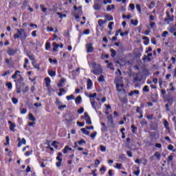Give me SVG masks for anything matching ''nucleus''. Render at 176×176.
<instances>
[{
	"label": "nucleus",
	"instance_id": "1",
	"mask_svg": "<svg viewBox=\"0 0 176 176\" xmlns=\"http://www.w3.org/2000/svg\"><path fill=\"white\" fill-rule=\"evenodd\" d=\"M17 31V34H14V39H19L21 36V39H25L27 38V32H25V30L24 29H16Z\"/></svg>",
	"mask_w": 176,
	"mask_h": 176
},
{
	"label": "nucleus",
	"instance_id": "2",
	"mask_svg": "<svg viewBox=\"0 0 176 176\" xmlns=\"http://www.w3.org/2000/svg\"><path fill=\"white\" fill-rule=\"evenodd\" d=\"M93 70L91 71L92 74L94 75H101L102 73V68H101V65L98 64L94 63L93 64Z\"/></svg>",
	"mask_w": 176,
	"mask_h": 176
},
{
	"label": "nucleus",
	"instance_id": "3",
	"mask_svg": "<svg viewBox=\"0 0 176 176\" xmlns=\"http://www.w3.org/2000/svg\"><path fill=\"white\" fill-rule=\"evenodd\" d=\"M85 47L87 49V52L88 53H93V52H94V47H93V43H87Z\"/></svg>",
	"mask_w": 176,
	"mask_h": 176
},
{
	"label": "nucleus",
	"instance_id": "4",
	"mask_svg": "<svg viewBox=\"0 0 176 176\" xmlns=\"http://www.w3.org/2000/svg\"><path fill=\"white\" fill-rule=\"evenodd\" d=\"M85 120L87 124H91V119H90V116H89V113H85Z\"/></svg>",
	"mask_w": 176,
	"mask_h": 176
},
{
	"label": "nucleus",
	"instance_id": "5",
	"mask_svg": "<svg viewBox=\"0 0 176 176\" xmlns=\"http://www.w3.org/2000/svg\"><path fill=\"white\" fill-rule=\"evenodd\" d=\"M7 53L10 56H14V54H16V53H17V50H14L12 48H10L8 50Z\"/></svg>",
	"mask_w": 176,
	"mask_h": 176
},
{
	"label": "nucleus",
	"instance_id": "6",
	"mask_svg": "<svg viewBox=\"0 0 176 176\" xmlns=\"http://www.w3.org/2000/svg\"><path fill=\"white\" fill-rule=\"evenodd\" d=\"M119 100L122 104H127V102H129V100H127V96H125L124 98L119 97Z\"/></svg>",
	"mask_w": 176,
	"mask_h": 176
},
{
	"label": "nucleus",
	"instance_id": "7",
	"mask_svg": "<svg viewBox=\"0 0 176 176\" xmlns=\"http://www.w3.org/2000/svg\"><path fill=\"white\" fill-rule=\"evenodd\" d=\"M123 86H124L123 84H119V83L116 84V89L118 91H122V89H123Z\"/></svg>",
	"mask_w": 176,
	"mask_h": 176
},
{
	"label": "nucleus",
	"instance_id": "8",
	"mask_svg": "<svg viewBox=\"0 0 176 176\" xmlns=\"http://www.w3.org/2000/svg\"><path fill=\"white\" fill-rule=\"evenodd\" d=\"M65 82V78H61L60 82L57 84L58 87H63V86H64Z\"/></svg>",
	"mask_w": 176,
	"mask_h": 176
},
{
	"label": "nucleus",
	"instance_id": "9",
	"mask_svg": "<svg viewBox=\"0 0 176 176\" xmlns=\"http://www.w3.org/2000/svg\"><path fill=\"white\" fill-rule=\"evenodd\" d=\"M154 157L157 159V160H160V157H162V155L160 154V152H157L156 151L155 153H154Z\"/></svg>",
	"mask_w": 176,
	"mask_h": 176
},
{
	"label": "nucleus",
	"instance_id": "10",
	"mask_svg": "<svg viewBox=\"0 0 176 176\" xmlns=\"http://www.w3.org/2000/svg\"><path fill=\"white\" fill-rule=\"evenodd\" d=\"M134 94H137V95L140 94V91H138V90H133V91H131L129 93V96L130 97H133V96H134Z\"/></svg>",
	"mask_w": 176,
	"mask_h": 176
},
{
	"label": "nucleus",
	"instance_id": "11",
	"mask_svg": "<svg viewBox=\"0 0 176 176\" xmlns=\"http://www.w3.org/2000/svg\"><path fill=\"white\" fill-rule=\"evenodd\" d=\"M9 124H10V130H11V131H14V128L16 127V124L14 123H12L10 121H8Z\"/></svg>",
	"mask_w": 176,
	"mask_h": 176
},
{
	"label": "nucleus",
	"instance_id": "12",
	"mask_svg": "<svg viewBox=\"0 0 176 176\" xmlns=\"http://www.w3.org/2000/svg\"><path fill=\"white\" fill-rule=\"evenodd\" d=\"M52 45L54 46L53 52H57V49L60 47V45L57 44L56 42H54Z\"/></svg>",
	"mask_w": 176,
	"mask_h": 176
},
{
	"label": "nucleus",
	"instance_id": "13",
	"mask_svg": "<svg viewBox=\"0 0 176 176\" xmlns=\"http://www.w3.org/2000/svg\"><path fill=\"white\" fill-rule=\"evenodd\" d=\"M91 107L95 109V111L97 110V107H96V101L93 98L90 99Z\"/></svg>",
	"mask_w": 176,
	"mask_h": 176
},
{
	"label": "nucleus",
	"instance_id": "14",
	"mask_svg": "<svg viewBox=\"0 0 176 176\" xmlns=\"http://www.w3.org/2000/svg\"><path fill=\"white\" fill-rule=\"evenodd\" d=\"M91 86H93V82L91 80L89 79L87 80V89L90 90V89H91Z\"/></svg>",
	"mask_w": 176,
	"mask_h": 176
},
{
	"label": "nucleus",
	"instance_id": "15",
	"mask_svg": "<svg viewBox=\"0 0 176 176\" xmlns=\"http://www.w3.org/2000/svg\"><path fill=\"white\" fill-rule=\"evenodd\" d=\"M23 144L24 145H25V144H26V141H25V140L24 138H22V140L19 142L18 147L20 148V146H21V145H23Z\"/></svg>",
	"mask_w": 176,
	"mask_h": 176
},
{
	"label": "nucleus",
	"instance_id": "16",
	"mask_svg": "<svg viewBox=\"0 0 176 176\" xmlns=\"http://www.w3.org/2000/svg\"><path fill=\"white\" fill-rule=\"evenodd\" d=\"M105 19L108 20V21H112L113 20V16H112L111 14H107L104 16Z\"/></svg>",
	"mask_w": 176,
	"mask_h": 176
},
{
	"label": "nucleus",
	"instance_id": "17",
	"mask_svg": "<svg viewBox=\"0 0 176 176\" xmlns=\"http://www.w3.org/2000/svg\"><path fill=\"white\" fill-rule=\"evenodd\" d=\"M45 86H47V87H49V86H50V78L49 77H47L45 78Z\"/></svg>",
	"mask_w": 176,
	"mask_h": 176
},
{
	"label": "nucleus",
	"instance_id": "18",
	"mask_svg": "<svg viewBox=\"0 0 176 176\" xmlns=\"http://www.w3.org/2000/svg\"><path fill=\"white\" fill-rule=\"evenodd\" d=\"M167 14V17L164 19V21H168V20L170 21H173L174 20V16H172V18L170 19V14H168V12H166Z\"/></svg>",
	"mask_w": 176,
	"mask_h": 176
},
{
	"label": "nucleus",
	"instance_id": "19",
	"mask_svg": "<svg viewBox=\"0 0 176 176\" xmlns=\"http://www.w3.org/2000/svg\"><path fill=\"white\" fill-rule=\"evenodd\" d=\"M29 119L30 120H31L32 122H35L36 120V119L35 118V117H34V115L31 113H29Z\"/></svg>",
	"mask_w": 176,
	"mask_h": 176
},
{
	"label": "nucleus",
	"instance_id": "20",
	"mask_svg": "<svg viewBox=\"0 0 176 176\" xmlns=\"http://www.w3.org/2000/svg\"><path fill=\"white\" fill-rule=\"evenodd\" d=\"M62 156L63 153H58V156L56 157V160H58V162H63V159L61 158Z\"/></svg>",
	"mask_w": 176,
	"mask_h": 176
},
{
	"label": "nucleus",
	"instance_id": "21",
	"mask_svg": "<svg viewBox=\"0 0 176 176\" xmlns=\"http://www.w3.org/2000/svg\"><path fill=\"white\" fill-rule=\"evenodd\" d=\"M81 131H82V133H83V134H85V135H90V132L89 131H87L86 129H85V128L81 129Z\"/></svg>",
	"mask_w": 176,
	"mask_h": 176
},
{
	"label": "nucleus",
	"instance_id": "22",
	"mask_svg": "<svg viewBox=\"0 0 176 176\" xmlns=\"http://www.w3.org/2000/svg\"><path fill=\"white\" fill-rule=\"evenodd\" d=\"M100 27H102V25H104V24H105V23H107V21H103L102 19H99L98 21Z\"/></svg>",
	"mask_w": 176,
	"mask_h": 176
},
{
	"label": "nucleus",
	"instance_id": "23",
	"mask_svg": "<svg viewBox=\"0 0 176 176\" xmlns=\"http://www.w3.org/2000/svg\"><path fill=\"white\" fill-rule=\"evenodd\" d=\"M56 14L59 16L60 19H64V17H67V14H63L62 12H56Z\"/></svg>",
	"mask_w": 176,
	"mask_h": 176
},
{
	"label": "nucleus",
	"instance_id": "24",
	"mask_svg": "<svg viewBox=\"0 0 176 176\" xmlns=\"http://www.w3.org/2000/svg\"><path fill=\"white\" fill-rule=\"evenodd\" d=\"M94 9H95V10H100V9H101V6L100 4L96 3L94 5Z\"/></svg>",
	"mask_w": 176,
	"mask_h": 176
},
{
	"label": "nucleus",
	"instance_id": "25",
	"mask_svg": "<svg viewBox=\"0 0 176 176\" xmlns=\"http://www.w3.org/2000/svg\"><path fill=\"white\" fill-rule=\"evenodd\" d=\"M82 101V97L80 96H78L76 98V104H80V102Z\"/></svg>",
	"mask_w": 176,
	"mask_h": 176
},
{
	"label": "nucleus",
	"instance_id": "26",
	"mask_svg": "<svg viewBox=\"0 0 176 176\" xmlns=\"http://www.w3.org/2000/svg\"><path fill=\"white\" fill-rule=\"evenodd\" d=\"M40 8L43 13H46V10H47V8H45V6L43 4L40 5Z\"/></svg>",
	"mask_w": 176,
	"mask_h": 176
},
{
	"label": "nucleus",
	"instance_id": "27",
	"mask_svg": "<svg viewBox=\"0 0 176 176\" xmlns=\"http://www.w3.org/2000/svg\"><path fill=\"white\" fill-rule=\"evenodd\" d=\"M140 168H136V170H134L133 172V174L136 176H138L140 175Z\"/></svg>",
	"mask_w": 176,
	"mask_h": 176
},
{
	"label": "nucleus",
	"instance_id": "28",
	"mask_svg": "<svg viewBox=\"0 0 176 176\" xmlns=\"http://www.w3.org/2000/svg\"><path fill=\"white\" fill-rule=\"evenodd\" d=\"M73 120H75V117L74 116H69V118L66 119L67 122H73Z\"/></svg>",
	"mask_w": 176,
	"mask_h": 176
},
{
	"label": "nucleus",
	"instance_id": "29",
	"mask_svg": "<svg viewBox=\"0 0 176 176\" xmlns=\"http://www.w3.org/2000/svg\"><path fill=\"white\" fill-rule=\"evenodd\" d=\"M112 9H115V5L107 6V10L111 12Z\"/></svg>",
	"mask_w": 176,
	"mask_h": 176
},
{
	"label": "nucleus",
	"instance_id": "30",
	"mask_svg": "<svg viewBox=\"0 0 176 176\" xmlns=\"http://www.w3.org/2000/svg\"><path fill=\"white\" fill-rule=\"evenodd\" d=\"M36 63V61H35V62H32V65H33V67H34V68H36V69H38V70L39 71V69H41V68L39 67V65L35 64Z\"/></svg>",
	"mask_w": 176,
	"mask_h": 176
},
{
	"label": "nucleus",
	"instance_id": "31",
	"mask_svg": "<svg viewBox=\"0 0 176 176\" xmlns=\"http://www.w3.org/2000/svg\"><path fill=\"white\" fill-rule=\"evenodd\" d=\"M131 23L133 24V25H138V20L135 19L133 21V19L131 20Z\"/></svg>",
	"mask_w": 176,
	"mask_h": 176
},
{
	"label": "nucleus",
	"instance_id": "32",
	"mask_svg": "<svg viewBox=\"0 0 176 176\" xmlns=\"http://www.w3.org/2000/svg\"><path fill=\"white\" fill-rule=\"evenodd\" d=\"M110 52L111 53V57H115V56H116V51L113 49H111Z\"/></svg>",
	"mask_w": 176,
	"mask_h": 176
},
{
	"label": "nucleus",
	"instance_id": "33",
	"mask_svg": "<svg viewBox=\"0 0 176 176\" xmlns=\"http://www.w3.org/2000/svg\"><path fill=\"white\" fill-rule=\"evenodd\" d=\"M67 101H71V100H74L75 98V96L70 95L66 97Z\"/></svg>",
	"mask_w": 176,
	"mask_h": 176
},
{
	"label": "nucleus",
	"instance_id": "34",
	"mask_svg": "<svg viewBox=\"0 0 176 176\" xmlns=\"http://www.w3.org/2000/svg\"><path fill=\"white\" fill-rule=\"evenodd\" d=\"M48 74L50 76H54L56 75V72L53 70H48Z\"/></svg>",
	"mask_w": 176,
	"mask_h": 176
},
{
	"label": "nucleus",
	"instance_id": "35",
	"mask_svg": "<svg viewBox=\"0 0 176 176\" xmlns=\"http://www.w3.org/2000/svg\"><path fill=\"white\" fill-rule=\"evenodd\" d=\"M98 82H105V78L104 76L101 75L98 78Z\"/></svg>",
	"mask_w": 176,
	"mask_h": 176
},
{
	"label": "nucleus",
	"instance_id": "36",
	"mask_svg": "<svg viewBox=\"0 0 176 176\" xmlns=\"http://www.w3.org/2000/svg\"><path fill=\"white\" fill-rule=\"evenodd\" d=\"M143 91H144L145 93H148V91H149V87L148 85H145L143 87Z\"/></svg>",
	"mask_w": 176,
	"mask_h": 176
},
{
	"label": "nucleus",
	"instance_id": "37",
	"mask_svg": "<svg viewBox=\"0 0 176 176\" xmlns=\"http://www.w3.org/2000/svg\"><path fill=\"white\" fill-rule=\"evenodd\" d=\"M6 86L8 87V89H9V90H12V82H7V83L6 84Z\"/></svg>",
	"mask_w": 176,
	"mask_h": 176
},
{
	"label": "nucleus",
	"instance_id": "38",
	"mask_svg": "<svg viewBox=\"0 0 176 176\" xmlns=\"http://www.w3.org/2000/svg\"><path fill=\"white\" fill-rule=\"evenodd\" d=\"M50 42H47L45 43V50H49L50 49Z\"/></svg>",
	"mask_w": 176,
	"mask_h": 176
},
{
	"label": "nucleus",
	"instance_id": "39",
	"mask_svg": "<svg viewBox=\"0 0 176 176\" xmlns=\"http://www.w3.org/2000/svg\"><path fill=\"white\" fill-rule=\"evenodd\" d=\"M100 148L101 152H105V151H107V147L104 145H100Z\"/></svg>",
	"mask_w": 176,
	"mask_h": 176
},
{
	"label": "nucleus",
	"instance_id": "40",
	"mask_svg": "<svg viewBox=\"0 0 176 176\" xmlns=\"http://www.w3.org/2000/svg\"><path fill=\"white\" fill-rule=\"evenodd\" d=\"M151 57H152V53L148 54L147 55L148 63L152 61V58H151Z\"/></svg>",
	"mask_w": 176,
	"mask_h": 176
},
{
	"label": "nucleus",
	"instance_id": "41",
	"mask_svg": "<svg viewBox=\"0 0 176 176\" xmlns=\"http://www.w3.org/2000/svg\"><path fill=\"white\" fill-rule=\"evenodd\" d=\"M96 135H97V132L94 131L93 133L90 135V137L91 138H92V140H94V138H96Z\"/></svg>",
	"mask_w": 176,
	"mask_h": 176
},
{
	"label": "nucleus",
	"instance_id": "42",
	"mask_svg": "<svg viewBox=\"0 0 176 176\" xmlns=\"http://www.w3.org/2000/svg\"><path fill=\"white\" fill-rule=\"evenodd\" d=\"M122 19H127L128 20H130L131 19V15L129 14V15H122Z\"/></svg>",
	"mask_w": 176,
	"mask_h": 176
},
{
	"label": "nucleus",
	"instance_id": "43",
	"mask_svg": "<svg viewBox=\"0 0 176 176\" xmlns=\"http://www.w3.org/2000/svg\"><path fill=\"white\" fill-rule=\"evenodd\" d=\"M131 128L132 129V133L133 134H135V131L137 130V127H135L134 125H131Z\"/></svg>",
	"mask_w": 176,
	"mask_h": 176
},
{
	"label": "nucleus",
	"instance_id": "44",
	"mask_svg": "<svg viewBox=\"0 0 176 176\" xmlns=\"http://www.w3.org/2000/svg\"><path fill=\"white\" fill-rule=\"evenodd\" d=\"M30 60H32V63H35V58L34 57V55H28Z\"/></svg>",
	"mask_w": 176,
	"mask_h": 176
},
{
	"label": "nucleus",
	"instance_id": "45",
	"mask_svg": "<svg viewBox=\"0 0 176 176\" xmlns=\"http://www.w3.org/2000/svg\"><path fill=\"white\" fill-rule=\"evenodd\" d=\"M136 108H137L136 109L137 113H140V114L142 113V110H141V107H137Z\"/></svg>",
	"mask_w": 176,
	"mask_h": 176
},
{
	"label": "nucleus",
	"instance_id": "46",
	"mask_svg": "<svg viewBox=\"0 0 176 176\" xmlns=\"http://www.w3.org/2000/svg\"><path fill=\"white\" fill-rule=\"evenodd\" d=\"M168 30L170 32H171V34H173L176 30V28L174 27H170L169 28Z\"/></svg>",
	"mask_w": 176,
	"mask_h": 176
},
{
	"label": "nucleus",
	"instance_id": "47",
	"mask_svg": "<svg viewBox=\"0 0 176 176\" xmlns=\"http://www.w3.org/2000/svg\"><path fill=\"white\" fill-rule=\"evenodd\" d=\"M7 75H10V70L6 71L5 73L1 75V76H6Z\"/></svg>",
	"mask_w": 176,
	"mask_h": 176
},
{
	"label": "nucleus",
	"instance_id": "48",
	"mask_svg": "<svg viewBox=\"0 0 176 176\" xmlns=\"http://www.w3.org/2000/svg\"><path fill=\"white\" fill-rule=\"evenodd\" d=\"M97 96V93H94V94H90L89 95V98H94V97Z\"/></svg>",
	"mask_w": 176,
	"mask_h": 176
},
{
	"label": "nucleus",
	"instance_id": "49",
	"mask_svg": "<svg viewBox=\"0 0 176 176\" xmlns=\"http://www.w3.org/2000/svg\"><path fill=\"white\" fill-rule=\"evenodd\" d=\"M78 145H82L83 144H86V141H85V140L82 139L81 140L78 142Z\"/></svg>",
	"mask_w": 176,
	"mask_h": 176
},
{
	"label": "nucleus",
	"instance_id": "50",
	"mask_svg": "<svg viewBox=\"0 0 176 176\" xmlns=\"http://www.w3.org/2000/svg\"><path fill=\"white\" fill-rule=\"evenodd\" d=\"M126 155L129 156V157H133V153L130 151H126Z\"/></svg>",
	"mask_w": 176,
	"mask_h": 176
},
{
	"label": "nucleus",
	"instance_id": "51",
	"mask_svg": "<svg viewBox=\"0 0 176 176\" xmlns=\"http://www.w3.org/2000/svg\"><path fill=\"white\" fill-rule=\"evenodd\" d=\"M50 63H54V64H57V60L56 59H52V58H50L49 59Z\"/></svg>",
	"mask_w": 176,
	"mask_h": 176
},
{
	"label": "nucleus",
	"instance_id": "52",
	"mask_svg": "<svg viewBox=\"0 0 176 176\" xmlns=\"http://www.w3.org/2000/svg\"><path fill=\"white\" fill-rule=\"evenodd\" d=\"M116 168L120 170V168H122V164H116Z\"/></svg>",
	"mask_w": 176,
	"mask_h": 176
},
{
	"label": "nucleus",
	"instance_id": "53",
	"mask_svg": "<svg viewBox=\"0 0 176 176\" xmlns=\"http://www.w3.org/2000/svg\"><path fill=\"white\" fill-rule=\"evenodd\" d=\"M12 101L13 104H17V102H19V100H17V98H12Z\"/></svg>",
	"mask_w": 176,
	"mask_h": 176
},
{
	"label": "nucleus",
	"instance_id": "54",
	"mask_svg": "<svg viewBox=\"0 0 176 176\" xmlns=\"http://www.w3.org/2000/svg\"><path fill=\"white\" fill-rule=\"evenodd\" d=\"M136 9L138 10L139 13H141V6L140 4L136 5Z\"/></svg>",
	"mask_w": 176,
	"mask_h": 176
},
{
	"label": "nucleus",
	"instance_id": "55",
	"mask_svg": "<svg viewBox=\"0 0 176 176\" xmlns=\"http://www.w3.org/2000/svg\"><path fill=\"white\" fill-rule=\"evenodd\" d=\"M167 35H168V32L164 31L163 32V34H162V36L164 37V38H166V36H167Z\"/></svg>",
	"mask_w": 176,
	"mask_h": 176
},
{
	"label": "nucleus",
	"instance_id": "56",
	"mask_svg": "<svg viewBox=\"0 0 176 176\" xmlns=\"http://www.w3.org/2000/svg\"><path fill=\"white\" fill-rule=\"evenodd\" d=\"M124 35H129V31H125L124 32L120 33L121 36H124Z\"/></svg>",
	"mask_w": 176,
	"mask_h": 176
},
{
	"label": "nucleus",
	"instance_id": "57",
	"mask_svg": "<svg viewBox=\"0 0 176 176\" xmlns=\"http://www.w3.org/2000/svg\"><path fill=\"white\" fill-rule=\"evenodd\" d=\"M129 8L131 9V10H134L135 9V6L133 3L129 4Z\"/></svg>",
	"mask_w": 176,
	"mask_h": 176
},
{
	"label": "nucleus",
	"instance_id": "58",
	"mask_svg": "<svg viewBox=\"0 0 176 176\" xmlns=\"http://www.w3.org/2000/svg\"><path fill=\"white\" fill-rule=\"evenodd\" d=\"M58 109H64V108H67V105L63 104V105H59L58 107Z\"/></svg>",
	"mask_w": 176,
	"mask_h": 176
},
{
	"label": "nucleus",
	"instance_id": "59",
	"mask_svg": "<svg viewBox=\"0 0 176 176\" xmlns=\"http://www.w3.org/2000/svg\"><path fill=\"white\" fill-rule=\"evenodd\" d=\"M63 153H68V146H65V148L63 149Z\"/></svg>",
	"mask_w": 176,
	"mask_h": 176
},
{
	"label": "nucleus",
	"instance_id": "60",
	"mask_svg": "<svg viewBox=\"0 0 176 176\" xmlns=\"http://www.w3.org/2000/svg\"><path fill=\"white\" fill-rule=\"evenodd\" d=\"M83 111H85L83 107H80V109L78 110V113H83Z\"/></svg>",
	"mask_w": 176,
	"mask_h": 176
},
{
	"label": "nucleus",
	"instance_id": "61",
	"mask_svg": "<svg viewBox=\"0 0 176 176\" xmlns=\"http://www.w3.org/2000/svg\"><path fill=\"white\" fill-rule=\"evenodd\" d=\"M113 25V22H109V23L108 25V28H109V30H112Z\"/></svg>",
	"mask_w": 176,
	"mask_h": 176
},
{
	"label": "nucleus",
	"instance_id": "62",
	"mask_svg": "<svg viewBox=\"0 0 176 176\" xmlns=\"http://www.w3.org/2000/svg\"><path fill=\"white\" fill-rule=\"evenodd\" d=\"M52 146H54V148H57V147H58V146H57V142L54 141V142L52 143Z\"/></svg>",
	"mask_w": 176,
	"mask_h": 176
},
{
	"label": "nucleus",
	"instance_id": "63",
	"mask_svg": "<svg viewBox=\"0 0 176 176\" xmlns=\"http://www.w3.org/2000/svg\"><path fill=\"white\" fill-rule=\"evenodd\" d=\"M151 43H153V45H156V43H157L156 38H151Z\"/></svg>",
	"mask_w": 176,
	"mask_h": 176
},
{
	"label": "nucleus",
	"instance_id": "64",
	"mask_svg": "<svg viewBox=\"0 0 176 176\" xmlns=\"http://www.w3.org/2000/svg\"><path fill=\"white\" fill-rule=\"evenodd\" d=\"M25 155L26 156H30V155H32V151H27Z\"/></svg>",
	"mask_w": 176,
	"mask_h": 176
}]
</instances>
